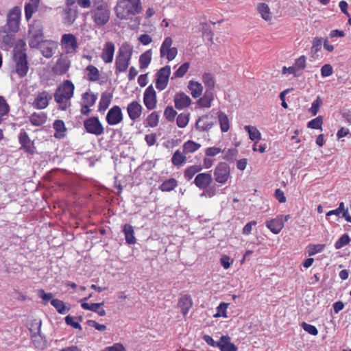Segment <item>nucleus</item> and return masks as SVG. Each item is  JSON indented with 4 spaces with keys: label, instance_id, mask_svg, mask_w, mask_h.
I'll return each mask as SVG.
<instances>
[{
    "label": "nucleus",
    "instance_id": "obj_5",
    "mask_svg": "<svg viewBox=\"0 0 351 351\" xmlns=\"http://www.w3.org/2000/svg\"><path fill=\"white\" fill-rule=\"evenodd\" d=\"M95 8L92 10L93 19L98 25L106 24L110 19V10L107 3L100 1H94Z\"/></svg>",
    "mask_w": 351,
    "mask_h": 351
},
{
    "label": "nucleus",
    "instance_id": "obj_8",
    "mask_svg": "<svg viewBox=\"0 0 351 351\" xmlns=\"http://www.w3.org/2000/svg\"><path fill=\"white\" fill-rule=\"evenodd\" d=\"M60 45L66 55L75 53L78 48L77 38L72 34H63Z\"/></svg>",
    "mask_w": 351,
    "mask_h": 351
},
{
    "label": "nucleus",
    "instance_id": "obj_11",
    "mask_svg": "<svg viewBox=\"0 0 351 351\" xmlns=\"http://www.w3.org/2000/svg\"><path fill=\"white\" fill-rule=\"evenodd\" d=\"M19 142L21 145L20 149H23L25 152L31 155L36 152L34 141L30 139L28 134L23 129H21L19 132Z\"/></svg>",
    "mask_w": 351,
    "mask_h": 351
},
{
    "label": "nucleus",
    "instance_id": "obj_36",
    "mask_svg": "<svg viewBox=\"0 0 351 351\" xmlns=\"http://www.w3.org/2000/svg\"><path fill=\"white\" fill-rule=\"evenodd\" d=\"M213 99V93L206 90L204 95L198 100L197 104L200 107L210 108Z\"/></svg>",
    "mask_w": 351,
    "mask_h": 351
},
{
    "label": "nucleus",
    "instance_id": "obj_6",
    "mask_svg": "<svg viewBox=\"0 0 351 351\" xmlns=\"http://www.w3.org/2000/svg\"><path fill=\"white\" fill-rule=\"evenodd\" d=\"M29 45L31 48H37L43 40V25L41 21H34L29 25Z\"/></svg>",
    "mask_w": 351,
    "mask_h": 351
},
{
    "label": "nucleus",
    "instance_id": "obj_18",
    "mask_svg": "<svg viewBox=\"0 0 351 351\" xmlns=\"http://www.w3.org/2000/svg\"><path fill=\"white\" fill-rule=\"evenodd\" d=\"M143 102L148 110H153L156 106V91L152 85L149 86L145 90Z\"/></svg>",
    "mask_w": 351,
    "mask_h": 351
},
{
    "label": "nucleus",
    "instance_id": "obj_1",
    "mask_svg": "<svg viewBox=\"0 0 351 351\" xmlns=\"http://www.w3.org/2000/svg\"><path fill=\"white\" fill-rule=\"evenodd\" d=\"M75 86L70 80H65L56 88L53 97L58 105V109L66 110L71 106V99L73 97Z\"/></svg>",
    "mask_w": 351,
    "mask_h": 351
},
{
    "label": "nucleus",
    "instance_id": "obj_14",
    "mask_svg": "<svg viewBox=\"0 0 351 351\" xmlns=\"http://www.w3.org/2000/svg\"><path fill=\"white\" fill-rule=\"evenodd\" d=\"M171 74V67L166 65L161 68L156 73V88L159 90H164L169 82Z\"/></svg>",
    "mask_w": 351,
    "mask_h": 351
},
{
    "label": "nucleus",
    "instance_id": "obj_29",
    "mask_svg": "<svg viewBox=\"0 0 351 351\" xmlns=\"http://www.w3.org/2000/svg\"><path fill=\"white\" fill-rule=\"evenodd\" d=\"M123 231L124 232L126 243L132 245L136 243V238L134 237V231L133 227L130 224H125Z\"/></svg>",
    "mask_w": 351,
    "mask_h": 351
},
{
    "label": "nucleus",
    "instance_id": "obj_40",
    "mask_svg": "<svg viewBox=\"0 0 351 351\" xmlns=\"http://www.w3.org/2000/svg\"><path fill=\"white\" fill-rule=\"evenodd\" d=\"M87 71V79L90 81H97L99 77V72L97 67L93 65H88L86 68Z\"/></svg>",
    "mask_w": 351,
    "mask_h": 351
},
{
    "label": "nucleus",
    "instance_id": "obj_10",
    "mask_svg": "<svg viewBox=\"0 0 351 351\" xmlns=\"http://www.w3.org/2000/svg\"><path fill=\"white\" fill-rule=\"evenodd\" d=\"M173 40L171 37H167L162 42L160 49L161 58H166L169 62L172 61L178 54V49L172 47Z\"/></svg>",
    "mask_w": 351,
    "mask_h": 351
},
{
    "label": "nucleus",
    "instance_id": "obj_54",
    "mask_svg": "<svg viewBox=\"0 0 351 351\" xmlns=\"http://www.w3.org/2000/svg\"><path fill=\"white\" fill-rule=\"evenodd\" d=\"M228 308V304L225 302H221L217 307V313L215 315V317H227L226 314V310Z\"/></svg>",
    "mask_w": 351,
    "mask_h": 351
},
{
    "label": "nucleus",
    "instance_id": "obj_43",
    "mask_svg": "<svg viewBox=\"0 0 351 351\" xmlns=\"http://www.w3.org/2000/svg\"><path fill=\"white\" fill-rule=\"evenodd\" d=\"M203 82L206 88V90L211 91L215 87V81L211 74L204 73L202 76Z\"/></svg>",
    "mask_w": 351,
    "mask_h": 351
},
{
    "label": "nucleus",
    "instance_id": "obj_7",
    "mask_svg": "<svg viewBox=\"0 0 351 351\" xmlns=\"http://www.w3.org/2000/svg\"><path fill=\"white\" fill-rule=\"evenodd\" d=\"M21 10L18 6L10 9L7 14L6 25L10 32H18L19 30Z\"/></svg>",
    "mask_w": 351,
    "mask_h": 351
},
{
    "label": "nucleus",
    "instance_id": "obj_4",
    "mask_svg": "<svg viewBox=\"0 0 351 351\" xmlns=\"http://www.w3.org/2000/svg\"><path fill=\"white\" fill-rule=\"evenodd\" d=\"M132 54V48L128 45L124 44L119 48L115 62L116 74L125 72L127 70Z\"/></svg>",
    "mask_w": 351,
    "mask_h": 351
},
{
    "label": "nucleus",
    "instance_id": "obj_30",
    "mask_svg": "<svg viewBox=\"0 0 351 351\" xmlns=\"http://www.w3.org/2000/svg\"><path fill=\"white\" fill-rule=\"evenodd\" d=\"M171 162L174 166L180 167L184 165L186 162V154L184 152L176 150L171 158Z\"/></svg>",
    "mask_w": 351,
    "mask_h": 351
},
{
    "label": "nucleus",
    "instance_id": "obj_12",
    "mask_svg": "<svg viewBox=\"0 0 351 351\" xmlns=\"http://www.w3.org/2000/svg\"><path fill=\"white\" fill-rule=\"evenodd\" d=\"M290 218L287 215H278L276 218L267 220L265 222L266 227L275 234H278L284 228L285 222L287 221Z\"/></svg>",
    "mask_w": 351,
    "mask_h": 351
},
{
    "label": "nucleus",
    "instance_id": "obj_46",
    "mask_svg": "<svg viewBox=\"0 0 351 351\" xmlns=\"http://www.w3.org/2000/svg\"><path fill=\"white\" fill-rule=\"evenodd\" d=\"M110 105V95L104 94L102 95L99 104V111H105Z\"/></svg>",
    "mask_w": 351,
    "mask_h": 351
},
{
    "label": "nucleus",
    "instance_id": "obj_59",
    "mask_svg": "<svg viewBox=\"0 0 351 351\" xmlns=\"http://www.w3.org/2000/svg\"><path fill=\"white\" fill-rule=\"evenodd\" d=\"M294 66L298 71L304 69L306 66V57L304 56H302L296 59Z\"/></svg>",
    "mask_w": 351,
    "mask_h": 351
},
{
    "label": "nucleus",
    "instance_id": "obj_33",
    "mask_svg": "<svg viewBox=\"0 0 351 351\" xmlns=\"http://www.w3.org/2000/svg\"><path fill=\"white\" fill-rule=\"evenodd\" d=\"M200 147L201 145L199 143L191 140L186 141L182 145L183 152L186 154L194 153Z\"/></svg>",
    "mask_w": 351,
    "mask_h": 351
},
{
    "label": "nucleus",
    "instance_id": "obj_19",
    "mask_svg": "<svg viewBox=\"0 0 351 351\" xmlns=\"http://www.w3.org/2000/svg\"><path fill=\"white\" fill-rule=\"evenodd\" d=\"M84 127L88 133L99 135L103 132V128L96 117L88 119L84 122Z\"/></svg>",
    "mask_w": 351,
    "mask_h": 351
},
{
    "label": "nucleus",
    "instance_id": "obj_23",
    "mask_svg": "<svg viewBox=\"0 0 351 351\" xmlns=\"http://www.w3.org/2000/svg\"><path fill=\"white\" fill-rule=\"evenodd\" d=\"M40 51L43 56L47 58H51L55 53L57 44L54 41L45 40L40 44Z\"/></svg>",
    "mask_w": 351,
    "mask_h": 351
},
{
    "label": "nucleus",
    "instance_id": "obj_53",
    "mask_svg": "<svg viewBox=\"0 0 351 351\" xmlns=\"http://www.w3.org/2000/svg\"><path fill=\"white\" fill-rule=\"evenodd\" d=\"M202 32H203V36L207 38V39L210 42L213 43V32L211 30L210 26L207 23H202Z\"/></svg>",
    "mask_w": 351,
    "mask_h": 351
},
{
    "label": "nucleus",
    "instance_id": "obj_25",
    "mask_svg": "<svg viewBox=\"0 0 351 351\" xmlns=\"http://www.w3.org/2000/svg\"><path fill=\"white\" fill-rule=\"evenodd\" d=\"M64 13V22L68 24H72L77 18V8H73V5H67L65 4V8L63 10Z\"/></svg>",
    "mask_w": 351,
    "mask_h": 351
},
{
    "label": "nucleus",
    "instance_id": "obj_17",
    "mask_svg": "<svg viewBox=\"0 0 351 351\" xmlns=\"http://www.w3.org/2000/svg\"><path fill=\"white\" fill-rule=\"evenodd\" d=\"M41 322L39 323L37 327V332H33L31 330L32 335L31 339L35 348L39 350H44L47 346V341L45 335L40 332Z\"/></svg>",
    "mask_w": 351,
    "mask_h": 351
},
{
    "label": "nucleus",
    "instance_id": "obj_61",
    "mask_svg": "<svg viewBox=\"0 0 351 351\" xmlns=\"http://www.w3.org/2000/svg\"><path fill=\"white\" fill-rule=\"evenodd\" d=\"M321 104L322 101L319 97L312 103L311 107L309 109L312 115L315 116L317 114Z\"/></svg>",
    "mask_w": 351,
    "mask_h": 351
},
{
    "label": "nucleus",
    "instance_id": "obj_44",
    "mask_svg": "<svg viewBox=\"0 0 351 351\" xmlns=\"http://www.w3.org/2000/svg\"><path fill=\"white\" fill-rule=\"evenodd\" d=\"M190 66L189 62H184L173 73V76L171 79L176 77H182L188 71Z\"/></svg>",
    "mask_w": 351,
    "mask_h": 351
},
{
    "label": "nucleus",
    "instance_id": "obj_28",
    "mask_svg": "<svg viewBox=\"0 0 351 351\" xmlns=\"http://www.w3.org/2000/svg\"><path fill=\"white\" fill-rule=\"evenodd\" d=\"M193 302L191 297L186 295L182 296L178 302V306L184 315L187 314Z\"/></svg>",
    "mask_w": 351,
    "mask_h": 351
},
{
    "label": "nucleus",
    "instance_id": "obj_13",
    "mask_svg": "<svg viewBox=\"0 0 351 351\" xmlns=\"http://www.w3.org/2000/svg\"><path fill=\"white\" fill-rule=\"evenodd\" d=\"M216 118L213 114H207L199 117L195 123V128L199 132L210 130L216 123Z\"/></svg>",
    "mask_w": 351,
    "mask_h": 351
},
{
    "label": "nucleus",
    "instance_id": "obj_56",
    "mask_svg": "<svg viewBox=\"0 0 351 351\" xmlns=\"http://www.w3.org/2000/svg\"><path fill=\"white\" fill-rule=\"evenodd\" d=\"M101 304H102V303L88 304V303L82 302L81 304V306L84 309L89 310V311H91L93 312H97V311H98V309H99Z\"/></svg>",
    "mask_w": 351,
    "mask_h": 351
},
{
    "label": "nucleus",
    "instance_id": "obj_42",
    "mask_svg": "<svg viewBox=\"0 0 351 351\" xmlns=\"http://www.w3.org/2000/svg\"><path fill=\"white\" fill-rule=\"evenodd\" d=\"M97 98V95L95 94L86 92L82 95V103L86 106H93L95 104Z\"/></svg>",
    "mask_w": 351,
    "mask_h": 351
},
{
    "label": "nucleus",
    "instance_id": "obj_15",
    "mask_svg": "<svg viewBox=\"0 0 351 351\" xmlns=\"http://www.w3.org/2000/svg\"><path fill=\"white\" fill-rule=\"evenodd\" d=\"M52 95L47 91L43 90L37 93L34 100L32 102V106L35 109L43 110L47 108Z\"/></svg>",
    "mask_w": 351,
    "mask_h": 351
},
{
    "label": "nucleus",
    "instance_id": "obj_51",
    "mask_svg": "<svg viewBox=\"0 0 351 351\" xmlns=\"http://www.w3.org/2000/svg\"><path fill=\"white\" fill-rule=\"evenodd\" d=\"M322 123H323L322 117L319 116V117H317L315 119H313V120L310 121L308 123L307 126L309 128L317 130V129L322 128Z\"/></svg>",
    "mask_w": 351,
    "mask_h": 351
},
{
    "label": "nucleus",
    "instance_id": "obj_9",
    "mask_svg": "<svg viewBox=\"0 0 351 351\" xmlns=\"http://www.w3.org/2000/svg\"><path fill=\"white\" fill-rule=\"evenodd\" d=\"M215 180L224 184L230 178V167L226 162H221L215 167L214 171Z\"/></svg>",
    "mask_w": 351,
    "mask_h": 351
},
{
    "label": "nucleus",
    "instance_id": "obj_57",
    "mask_svg": "<svg viewBox=\"0 0 351 351\" xmlns=\"http://www.w3.org/2000/svg\"><path fill=\"white\" fill-rule=\"evenodd\" d=\"M302 327L306 332H307L310 335H317L318 333L317 328L313 325L303 322L302 324Z\"/></svg>",
    "mask_w": 351,
    "mask_h": 351
},
{
    "label": "nucleus",
    "instance_id": "obj_3",
    "mask_svg": "<svg viewBox=\"0 0 351 351\" xmlns=\"http://www.w3.org/2000/svg\"><path fill=\"white\" fill-rule=\"evenodd\" d=\"M13 51L16 72L21 77H23L27 75L29 70L25 43L23 40H19Z\"/></svg>",
    "mask_w": 351,
    "mask_h": 351
},
{
    "label": "nucleus",
    "instance_id": "obj_50",
    "mask_svg": "<svg viewBox=\"0 0 351 351\" xmlns=\"http://www.w3.org/2000/svg\"><path fill=\"white\" fill-rule=\"evenodd\" d=\"M224 155L223 158L228 161H232L236 159L238 151L236 149H228L227 151L223 152Z\"/></svg>",
    "mask_w": 351,
    "mask_h": 351
},
{
    "label": "nucleus",
    "instance_id": "obj_60",
    "mask_svg": "<svg viewBox=\"0 0 351 351\" xmlns=\"http://www.w3.org/2000/svg\"><path fill=\"white\" fill-rule=\"evenodd\" d=\"M221 152H222V149L217 147H208L205 150V154L209 157L215 156Z\"/></svg>",
    "mask_w": 351,
    "mask_h": 351
},
{
    "label": "nucleus",
    "instance_id": "obj_22",
    "mask_svg": "<svg viewBox=\"0 0 351 351\" xmlns=\"http://www.w3.org/2000/svg\"><path fill=\"white\" fill-rule=\"evenodd\" d=\"M175 107L178 110L187 108L191 103L190 97L184 93H177L173 98Z\"/></svg>",
    "mask_w": 351,
    "mask_h": 351
},
{
    "label": "nucleus",
    "instance_id": "obj_16",
    "mask_svg": "<svg viewBox=\"0 0 351 351\" xmlns=\"http://www.w3.org/2000/svg\"><path fill=\"white\" fill-rule=\"evenodd\" d=\"M71 66V60L67 55L61 53L54 66L52 68L53 72L56 75H63L66 73Z\"/></svg>",
    "mask_w": 351,
    "mask_h": 351
},
{
    "label": "nucleus",
    "instance_id": "obj_48",
    "mask_svg": "<svg viewBox=\"0 0 351 351\" xmlns=\"http://www.w3.org/2000/svg\"><path fill=\"white\" fill-rule=\"evenodd\" d=\"M147 124L151 128L157 126L158 123V115L156 112H152L146 119Z\"/></svg>",
    "mask_w": 351,
    "mask_h": 351
},
{
    "label": "nucleus",
    "instance_id": "obj_49",
    "mask_svg": "<svg viewBox=\"0 0 351 351\" xmlns=\"http://www.w3.org/2000/svg\"><path fill=\"white\" fill-rule=\"evenodd\" d=\"M350 239L348 235L344 234L335 242V247L337 250L341 249L346 245L350 242Z\"/></svg>",
    "mask_w": 351,
    "mask_h": 351
},
{
    "label": "nucleus",
    "instance_id": "obj_26",
    "mask_svg": "<svg viewBox=\"0 0 351 351\" xmlns=\"http://www.w3.org/2000/svg\"><path fill=\"white\" fill-rule=\"evenodd\" d=\"M29 121L33 125L40 126L47 121V114L45 112H34L29 117Z\"/></svg>",
    "mask_w": 351,
    "mask_h": 351
},
{
    "label": "nucleus",
    "instance_id": "obj_52",
    "mask_svg": "<svg viewBox=\"0 0 351 351\" xmlns=\"http://www.w3.org/2000/svg\"><path fill=\"white\" fill-rule=\"evenodd\" d=\"M204 191L200 194V197L211 198L216 195L217 189L215 186H208L206 189H203Z\"/></svg>",
    "mask_w": 351,
    "mask_h": 351
},
{
    "label": "nucleus",
    "instance_id": "obj_38",
    "mask_svg": "<svg viewBox=\"0 0 351 351\" xmlns=\"http://www.w3.org/2000/svg\"><path fill=\"white\" fill-rule=\"evenodd\" d=\"M244 129L249 134V138L250 140L256 143L261 138V134L256 127L245 125Z\"/></svg>",
    "mask_w": 351,
    "mask_h": 351
},
{
    "label": "nucleus",
    "instance_id": "obj_64",
    "mask_svg": "<svg viewBox=\"0 0 351 351\" xmlns=\"http://www.w3.org/2000/svg\"><path fill=\"white\" fill-rule=\"evenodd\" d=\"M324 245H322V244L313 245L310 247V250L308 251V255L313 256L319 252H321L324 250Z\"/></svg>",
    "mask_w": 351,
    "mask_h": 351
},
{
    "label": "nucleus",
    "instance_id": "obj_21",
    "mask_svg": "<svg viewBox=\"0 0 351 351\" xmlns=\"http://www.w3.org/2000/svg\"><path fill=\"white\" fill-rule=\"evenodd\" d=\"M143 107L136 101H133L128 105L127 112L130 119L132 121L138 119L142 114Z\"/></svg>",
    "mask_w": 351,
    "mask_h": 351
},
{
    "label": "nucleus",
    "instance_id": "obj_55",
    "mask_svg": "<svg viewBox=\"0 0 351 351\" xmlns=\"http://www.w3.org/2000/svg\"><path fill=\"white\" fill-rule=\"evenodd\" d=\"M177 114L172 106H167L164 111L165 117L169 121H173Z\"/></svg>",
    "mask_w": 351,
    "mask_h": 351
},
{
    "label": "nucleus",
    "instance_id": "obj_32",
    "mask_svg": "<svg viewBox=\"0 0 351 351\" xmlns=\"http://www.w3.org/2000/svg\"><path fill=\"white\" fill-rule=\"evenodd\" d=\"M188 88L191 90V95L194 98L199 97L202 93L203 87L202 84L197 82H194L193 80L189 81Z\"/></svg>",
    "mask_w": 351,
    "mask_h": 351
},
{
    "label": "nucleus",
    "instance_id": "obj_35",
    "mask_svg": "<svg viewBox=\"0 0 351 351\" xmlns=\"http://www.w3.org/2000/svg\"><path fill=\"white\" fill-rule=\"evenodd\" d=\"M178 186V181L174 178H169L159 186V189L163 192H170Z\"/></svg>",
    "mask_w": 351,
    "mask_h": 351
},
{
    "label": "nucleus",
    "instance_id": "obj_37",
    "mask_svg": "<svg viewBox=\"0 0 351 351\" xmlns=\"http://www.w3.org/2000/svg\"><path fill=\"white\" fill-rule=\"evenodd\" d=\"M217 115L221 132H228L230 129V121L228 116L221 111L217 112Z\"/></svg>",
    "mask_w": 351,
    "mask_h": 351
},
{
    "label": "nucleus",
    "instance_id": "obj_2",
    "mask_svg": "<svg viewBox=\"0 0 351 351\" xmlns=\"http://www.w3.org/2000/svg\"><path fill=\"white\" fill-rule=\"evenodd\" d=\"M141 10V0H118L114 8L117 18L122 20L131 19Z\"/></svg>",
    "mask_w": 351,
    "mask_h": 351
},
{
    "label": "nucleus",
    "instance_id": "obj_34",
    "mask_svg": "<svg viewBox=\"0 0 351 351\" xmlns=\"http://www.w3.org/2000/svg\"><path fill=\"white\" fill-rule=\"evenodd\" d=\"M51 304L56 308L58 313L64 315L70 311V308L67 307L64 302L59 299H52Z\"/></svg>",
    "mask_w": 351,
    "mask_h": 351
},
{
    "label": "nucleus",
    "instance_id": "obj_20",
    "mask_svg": "<svg viewBox=\"0 0 351 351\" xmlns=\"http://www.w3.org/2000/svg\"><path fill=\"white\" fill-rule=\"evenodd\" d=\"M212 182L213 178L210 172L199 173L194 180V184L200 189H206Z\"/></svg>",
    "mask_w": 351,
    "mask_h": 351
},
{
    "label": "nucleus",
    "instance_id": "obj_47",
    "mask_svg": "<svg viewBox=\"0 0 351 351\" xmlns=\"http://www.w3.org/2000/svg\"><path fill=\"white\" fill-rule=\"evenodd\" d=\"M38 8V6L31 4L30 3H27L25 5V16L27 21H29L32 18V14L37 10Z\"/></svg>",
    "mask_w": 351,
    "mask_h": 351
},
{
    "label": "nucleus",
    "instance_id": "obj_41",
    "mask_svg": "<svg viewBox=\"0 0 351 351\" xmlns=\"http://www.w3.org/2000/svg\"><path fill=\"white\" fill-rule=\"evenodd\" d=\"M202 169L200 165H192L185 169L184 176L186 180H190L198 172Z\"/></svg>",
    "mask_w": 351,
    "mask_h": 351
},
{
    "label": "nucleus",
    "instance_id": "obj_63",
    "mask_svg": "<svg viewBox=\"0 0 351 351\" xmlns=\"http://www.w3.org/2000/svg\"><path fill=\"white\" fill-rule=\"evenodd\" d=\"M332 72V67L330 64H324L321 69V75L323 77L330 76Z\"/></svg>",
    "mask_w": 351,
    "mask_h": 351
},
{
    "label": "nucleus",
    "instance_id": "obj_27",
    "mask_svg": "<svg viewBox=\"0 0 351 351\" xmlns=\"http://www.w3.org/2000/svg\"><path fill=\"white\" fill-rule=\"evenodd\" d=\"M152 52L149 49L143 53L139 57V67L141 70L147 69L152 61Z\"/></svg>",
    "mask_w": 351,
    "mask_h": 351
},
{
    "label": "nucleus",
    "instance_id": "obj_58",
    "mask_svg": "<svg viewBox=\"0 0 351 351\" xmlns=\"http://www.w3.org/2000/svg\"><path fill=\"white\" fill-rule=\"evenodd\" d=\"M322 45V39L320 38H317V37L315 38L313 40V45L311 47V53H316L317 52H318L321 49Z\"/></svg>",
    "mask_w": 351,
    "mask_h": 351
},
{
    "label": "nucleus",
    "instance_id": "obj_45",
    "mask_svg": "<svg viewBox=\"0 0 351 351\" xmlns=\"http://www.w3.org/2000/svg\"><path fill=\"white\" fill-rule=\"evenodd\" d=\"M189 121V114L181 113L177 117V125L180 128H185Z\"/></svg>",
    "mask_w": 351,
    "mask_h": 351
},
{
    "label": "nucleus",
    "instance_id": "obj_39",
    "mask_svg": "<svg viewBox=\"0 0 351 351\" xmlns=\"http://www.w3.org/2000/svg\"><path fill=\"white\" fill-rule=\"evenodd\" d=\"M257 10L263 19L265 21L271 19L270 9L267 4L265 3H258L257 5Z\"/></svg>",
    "mask_w": 351,
    "mask_h": 351
},
{
    "label": "nucleus",
    "instance_id": "obj_24",
    "mask_svg": "<svg viewBox=\"0 0 351 351\" xmlns=\"http://www.w3.org/2000/svg\"><path fill=\"white\" fill-rule=\"evenodd\" d=\"M217 348L220 351H237L238 348L236 345L231 342V339L228 335H222L219 343L217 345Z\"/></svg>",
    "mask_w": 351,
    "mask_h": 351
},
{
    "label": "nucleus",
    "instance_id": "obj_31",
    "mask_svg": "<svg viewBox=\"0 0 351 351\" xmlns=\"http://www.w3.org/2000/svg\"><path fill=\"white\" fill-rule=\"evenodd\" d=\"M123 120V113L121 109L118 106L111 108V125H116Z\"/></svg>",
    "mask_w": 351,
    "mask_h": 351
},
{
    "label": "nucleus",
    "instance_id": "obj_62",
    "mask_svg": "<svg viewBox=\"0 0 351 351\" xmlns=\"http://www.w3.org/2000/svg\"><path fill=\"white\" fill-rule=\"evenodd\" d=\"M53 128L58 133L64 132L66 130L64 123L62 120H56Z\"/></svg>",
    "mask_w": 351,
    "mask_h": 351
}]
</instances>
